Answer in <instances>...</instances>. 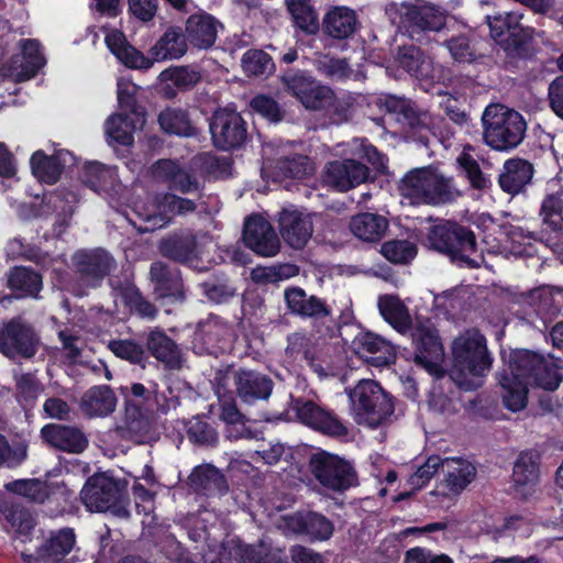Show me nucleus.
Instances as JSON below:
<instances>
[{
	"instance_id": "obj_1",
	"label": "nucleus",
	"mask_w": 563,
	"mask_h": 563,
	"mask_svg": "<svg viewBox=\"0 0 563 563\" xmlns=\"http://www.w3.org/2000/svg\"><path fill=\"white\" fill-rule=\"evenodd\" d=\"M504 367L497 374L499 394L503 405L510 411L517 412L527 407L529 384L554 390L563 376L558 363L552 356L544 357L529 350H511L504 353Z\"/></svg>"
},
{
	"instance_id": "obj_2",
	"label": "nucleus",
	"mask_w": 563,
	"mask_h": 563,
	"mask_svg": "<svg viewBox=\"0 0 563 563\" xmlns=\"http://www.w3.org/2000/svg\"><path fill=\"white\" fill-rule=\"evenodd\" d=\"M451 353L453 382L465 390L481 387L493 363L485 336L478 330H466L453 340Z\"/></svg>"
},
{
	"instance_id": "obj_3",
	"label": "nucleus",
	"mask_w": 563,
	"mask_h": 563,
	"mask_svg": "<svg viewBox=\"0 0 563 563\" xmlns=\"http://www.w3.org/2000/svg\"><path fill=\"white\" fill-rule=\"evenodd\" d=\"M104 42L111 53L126 67L147 70L154 63L178 59L185 55L187 44L180 30L168 29L151 47L150 56H145L126 42L124 34L118 30L107 32Z\"/></svg>"
},
{
	"instance_id": "obj_4",
	"label": "nucleus",
	"mask_w": 563,
	"mask_h": 563,
	"mask_svg": "<svg viewBox=\"0 0 563 563\" xmlns=\"http://www.w3.org/2000/svg\"><path fill=\"white\" fill-rule=\"evenodd\" d=\"M401 195L412 203L440 205L454 200L461 192L451 177L433 167L408 172L399 187Z\"/></svg>"
},
{
	"instance_id": "obj_5",
	"label": "nucleus",
	"mask_w": 563,
	"mask_h": 563,
	"mask_svg": "<svg viewBox=\"0 0 563 563\" xmlns=\"http://www.w3.org/2000/svg\"><path fill=\"white\" fill-rule=\"evenodd\" d=\"M482 123L484 142L496 151L516 147L526 132L521 114L501 104L488 106L482 115Z\"/></svg>"
},
{
	"instance_id": "obj_6",
	"label": "nucleus",
	"mask_w": 563,
	"mask_h": 563,
	"mask_svg": "<svg viewBox=\"0 0 563 563\" xmlns=\"http://www.w3.org/2000/svg\"><path fill=\"white\" fill-rule=\"evenodd\" d=\"M351 411L358 424L376 428L393 412L394 405L389 396L374 380H361L349 393Z\"/></svg>"
},
{
	"instance_id": "obj_7",
	"label": "nucleus",
	"mask_w": 563,
	"mask_h": 563,
	"mask_svg": "<svg viewBox=\"0 0 563 563\" xmlns=\"http://www.w3.org/2000/svg\"><path fill=\"white\" fill-rule=\"evenodd\" d=\"M428 240L430 246L439 252L449 254L453 261H461L471 267H478L481 256H472L476 253L475 236L472 231L454 223L434 225Z\"/></svg>"
},
{
	"instance_id": "obj_8",
	"label": "nucleus",
	"mask_w": 563,
	"mask_h": 563,
	"mask_svg": "<svg viewBox=\"0 0 563 563\" xmlns=\"http://www.w3.org/2000/svg\"><path fill=\"white\" fill-rule=\"evenodd\" d=\"M195 209L196 205L192 200L170 192H162L148 203L136 202L133 210L145 222L144 225L139 227V230L147 232L165 227L176 214L192 212Z\"/></svg>"
},
{
	"instance_id": "obj_9",
	"label": "nucleus",
	"mask_w": 563,
	"mask_h": 563,
	"mask_svg": "<svg viewBox=\"0 0 563 563\" xmlns=\"http://www.w3.org/2000/svg\"><path fill=\"white\" fill-rule=\"evenodd\" d=\"M81 500L89 511H112L120 517L129 515L122 500V488L112 478L98 476L91 477L85 484L80 493Z\"/></svg>"
},
{
	"instance_id": "obj_10",
	"label": "nucleus",
	"mask_w": 563,
	"mask_h": 563,
	"mask_svg": "<svg viewBox=\"0 0 563 563\" xmlns=\"http://www.w3.org/2000/svg\"><path fill=\"white\" fill-rule=\"evenodd\" d=\"M311 472L327 489L342 492L356 483L353 467L336 455L319 452L310 460Z\"/></svg>"
},
{
	"instance_id": "obj_11",
	"label": "nucleus",
	"mask_w": 563,
	"mask_h": 563,
	"mask_svg": "<svg viewBox=\"0 0 563 563\" xmlns=\"http://www.w3.org/2000/svg\"><path fill=\"white\" fill-rule=\"evenodd\" d=\"M37 343L34 330L21 318L0 324V353L4 356L30 358L35 354Z\"/></svg>"
},
{
	"instance_id": "obj_12",
	"label": "nucleus",
	"mask_w": 563,
	"mask_h": 563,
	"mask_svg": "<svg viewBox=\"0 0 563 563\" xmlns=\"http://www.w3.org/2000/svg\"><path fill=\"white\" fill-rule=\"evenodd\" d=\"M399 23L415 38L420 32L439 31L445 25L444 11L429 2L415 1L399 7Z\"/></svg>"
},
{
	"instance_id": "obj_13",
	"label": "nucleus",
	"mask_w": 563,
	"mask_h": 563,
	"mask_svg": "<svg viewBox=\"0 0 563 563\" xmlns=\"http://www.w3.org/2000/svg\"><path fill=\"white\" fill-rule=\"evenodd\" d=\"M210 132L213 144L224 151L240 146L246 139L242 117L230 108L216 111L210 123Z\"/></svg>"
},
{
	"instance_id": "obj_14",
	"label": "nucleus",
	"mask_w": 563,
	"mask_h": 563,
	"mask_svg": "<svg viewBox=\"0 0 563 563\" xmlns=\"http://www.w3.org/2000/svg\"><path fill=\"white\" fill-rule=\"evenodd\" d=\"M412 340L417 350V363L430 374L440 375L444 350L434 328L430 324H419L412 333Z\"/></svg>"
},
{
	"instance_id": "obj_15",
	"label": "nucleus",
	"mask_w": 563,
	"mask_h": 563,
	"mask_svg": "<svg viewBox=\"0 0 563 563\" xmlns=\"http://www.w3.org/2000/svg\"><path fill=\"white\" fill-rule=\"evenodd\" d=\"M243 240L261 256H275L280 242L272 224L262 216H251L244 223Z\"/></svg>"
},
{
	"instance_id": "obj_16",
	"label": "nucleus",
	"mask_w": 563,
	"mask_h": 563,
	"mask_svg": "<svg viewBox=\"0 0 563 563\" xmlns=\"http://www.w3.org/2000/svg\"><path fill=\"white\" fill-rule=\"evenodd\" d=\"M279 233L292 249H302L313 232L311 216L294 207L284 208L278 217Z\"/></svg>"
},
{
	"instance_id": "obj_17",
	"label": "nucleus",
	"mask_w": 563,
	"mask_h": 563,
	"mask_svg": "<svg viewBox=\"0 0 563 563\" xmlns=\"http://www.w3.org/2000/svg\"><path fill=\"white\" fill-rule=\"evenodd\" d=\"M368 168L354 158L334 161L325 166L323 181L338 191H346L364 183Z\"/></svg>"
},
{
	"instance_id": "obj_18",
	"label": "nucleus",
	"mask_w": 563,
	"mask_h": 563,
	"mask_svg": "<svg viewBox=\"0 0 563 563\" xmlns=\"http://www.w3.org/2000/svg\"><path fill=\"white\" fill-rule=\"evenodd\" d=\"M294 409L298 419L314 430L333 437L347 433L346 427L336 416L318 407L312 401L296 400Z\"/></svg>"
},
{
	"instance_id": "obj_19",
	"label": "nucleus",
	"mask_w": 563,
	"mask_h": 563,
	"mask_svg": "<svg viewBox=\"0 0 563 563\" xmlns=\"http://www.w3.org/2000/svg\"><path fill=\"white\" fill-rule=\"evenodd\" d=\"M74 265L80 278L88 286H97L114 267V261L103 250L79 251L74 257Z\"/></svg>"
},
{
	"instance_id": "obj_20",
	"label": "nucleus",
	"mask_w": 563,
	"mask_h": 563,
	"mask_svg": "<svg viewBox=\"0 0 563 563\" xmlns=\"http://www.w3.org/2000/svg\"><path fill=\"white\" fill-rule=\"evenodd\" d=\"M145 113L143 110H133L131 113H115L104 122V133L109 144L131 145L134 141V133L145 125Z\"/></svg>"
},
{
	"instance_id": "obj_21",
	"label": "nucleus",
	"mask_w": 563,
	"mask_h": 563,
	"mask_svg": "<svg viewBox=\"0 0 563 563\" xmlns=\"http://www.w3.org/2000/svg\"><path fill=\"white\" fill-rule=\"evenodd\" d=\"M155 180L166 184L169 189L181 194H191L199 190L198 180L185 168L170 159H161L152 166Z\"/></svg>"
},
{
	"instance_id": "obj_22",
	"label": "nucleus",
	"mask_w": 563,
	"mask_h": 563,
	"mask_svg": "<svg viewBox=\"0 0 563 563\" xmlns=\"http://www.w3.org/2000/svg\"><path fill=\"white\" fill-rule=\"evenodd\" d=\"M41 434L47 444L68 453H81L88 445V439L84 432L70 426L46 424L42 428Z\"/></svg>"
},
{
	"instance_id": "obj_23",
	"label": "nucleus",
	"mask_w": 563,
	"mask_h": 563,
	"mask_svg": "<svg viewBox=\"0 0 563 563\" xmlns=\"http://www.w3.org/2000/svg\"><path fill=\"white\" fill-rule=\"evenodd\" d=\"M512 482L515 493L527 499L537 492L539 483L538 456L532 452L521 453L514 466Z\"/></svg>"
},
{
	"instance_id": "obj_24",
	"label": "nucleus",
	"mask_w": 563,
	"mask_h": 563,
	"mask_svg": "<svg viewBox=\"0 0 563 563\" xmlns=\"http://www.w3.org/2000/svg\"><path fill=\"white\" fill-rule=\"evenodd\" d=\"M442 471L445 473V494L457 495L471 484L476 476L475 466L467 460L449 457L441 460Z\"/></svg>"
},
{
	"instance_id": "obj_25",
	"label": "nucleus",
	"mask_w": 563,
	"mask_h": 563,
	"mask_svg": "<svg viewBox=\"0 0 563 563\" xmlns=\"http://www.w3.org/2000/svg\"><path fill=\"white\" fill-rule=\"evenodd\" d=\"M220 26L208 13L192 14L186 22V37L198 48H209L214 44Z\"/></svg>"
},
{
	"instance_id": "obj_26",
	"label": "nucleus",
	"mask_w": 563,
	"mask_h": 563,
	"mask_svg": "<svg viewBox=\"0 0 563 563\" xmlns=\"http://www.w3.org/2000/svg\"><path fill=\"white\" fill-rule=\"evenodd\" d=\"M357 26V15L347 7H334L323 18V30L333 38H347L354 34Z\"/></svg>"
},
{
	"instance_id": "obj_27",
	"label": "nucleus",
	"mask_w": 563,
	"mask_h": 563,
	"mask_svg": "<svg viewBox=\"0 0 563 563\" xmlns=\"http://www.w3.org/2000/svg\"><path fill=\"white\" fill-rule=\"evenodd\" d=\"M236 391L245 402L266 399L272 393V382L264 375L252 371H240L234 375Z\"/></svg>"
},
{
	"instance_id": "obj_28",
	"label": "nucleus",
	"mask_w": 563,
	"mask_h": 563,
	"mask_svg": "<svg viewBox=\"0 0 563 563\" xmlns=\"http://www.w3.org/2000/svg\"><path fill=\"white\" fill-rule=\"evenodd\" d=\"M71 156L68 152H60L54 156H47L42 151L35 152L30 161L32 174L41 183L48 185L55 184L64 165L67 164Z\"/></svg>"
},
{
	"instance_id": "obj_29",
	"label": "nucleus",
	"mask_w": 563,
	"mask_h": 563,
	"mask_svg": "<svg viewBox=\"0 0 563 563\" xmlns=\"http://www.w3.org/2000/svg\"><path fill=\"white\" fill-rule=\"evenodd\" d=\"M532 175L533 167L529 162L520 158L508 159L499 175V186L504 191L516 195L530 183Z\"/></svg>"
},
{
	"instance_id": "obj_30",
	"label": "nucleus",
	"mask_w": 563,
	"mask_h": 563,
	"mask_svg": "<svg viewBox=\"0 0 563 563\" xmlns=\"http://www.w3.org/2000/svg\"><path fill=\"white\" fill-rule=\"evenodd\" d=\"M377 307L380 316L397 332L405 334L411 328V316L406 305L395 295L378 297Z\"/></svg>"
},
{
	"instance_id": "obj_31",
	"label": "nucleus",
	"mask_w": 563,
	"mask_h": 563,
	"mask_svg": "<svg viewBox=\"0 0 563 563\" xmlns=\"http://www.w3.org/2000/svg\"><path fill=\"white\" fill-rule=\"evenodd\" d=\"M155 294L161 298L183 299V283L176 272L169 271L165 264L155 262L150 271Z\"/></svg>"
},
{
	"instance_id": "obj_32",
	"label": "nucleus",
	"mask_w": 563,
	"mask_h": 563,
	"mask_svg": "<svg viewBox=\"0 0 563 563\" xmlns=\"http://www.w3.org/2000/svg\"><path fill=\"white\" fill-rule=\"evenodd\" d=\"M350 229L362 241L377 242L385 235L388 221L383 216L365 212L351 219Z\"/></svg>"
},
{
	"instance_id": "obj_33",
	"label": "nucleus",
	"mask_w": 563,
	"mask_h": 563,
	"mask_svg": "<svg viewBox=\"0 0 563 563\" xmlns=\"http://www.w3.org/2000/svg\"><path fill=\"white\" fill-rule=\"evenodd\" d=\"M76 201L77 198L73 192L45 194L40 203L38 216L56 213L58 225L65 227L73 216Z\"/></svg>"
},
{
	"instance_id": "obj_34",
	"label": "nucleus",
	"mask_w": 563,
	"mask_h": 563,
	"mask_svg": "<svg viewBox=\"0 0 563 563\" xmlns=\"http://www.w3.org/2000/svg\"><path fill=\"white\" fill-rule=\"evenodd\" d=\"M360 349L369 363L375 366H385L395 360L394 345L374 333H365L360 338Z\"/></svg>"
},
{
	"instance_id": "obj_35",
	"label": "nucleus",
	"mask_w": 563,
	"mask_h": 563,
	"mask_svg": "<svg viewBox=\"0 0 563 563\" xmlns=\"http://www.w3.org/2000/svg\"><path fill=\"white\" fill-rule=\"evenodd\" d=\"M117 404V398L108 386H99L89 389L81 399V408L88 416H107L111 413Z\"/></svg>"
},
{
	"instance_id": "obj_36",
	"label": "nucleus",
	"mask_w": 563,
	"mask_h": 563,
	"mask_svg": "<svg viewBox=\"0 0 563 563\" xmlns=\"http://www.w3.org/2000/svg\"><path fill=\"white\" fill-rule=\"evenodd\" d=\"M147 347L151 353L166 366L170 368L180 366V350L165 333L152 331L148 335Z\"/></svg>"
},
{
	"instance_id": "obj_37",
	"label": "nucleus",
	"mask_w": 563,
	"mask_h": 563,
	"mask_svg": "<svg viewBox=\"0 0 563 563\" xmlns=\"http://www.w3.org/2000/svg\"><path fill=\"white\" fill-rule=\"evenodd\" d=\"M110 284L113 289V297L115 301L121 300L123 305L135 309L142 317H155V308L150 302L141 298L137 289L129 279H125L123 283H117L114 279H111Z\"/></svg>"
},
{
	"instance_id": "obj_38",
	"label": "nucleus",
	"mask_w": 563,
	"mask_h": 563,
	"mask_svg": "<svg viewBox=\"0 0 563 563\" xmlns=\"http://www.w3.org/2000/svg\"><path fill=\"white\" fill-rule=\"evenodd\" d=\"M296 25L309 34L319 30L318 13L310 0H285Z\"/></svg>"
},
{
	"instance_id": "obj_39",
	"label": "nucleus",
	"mask_w": 563,
	"mask_h": 563,
	"mask_svg": "<svg viewBox=\"0 0 563 563\" xmlns=\"http://www.w3.org/2000/svg\"><path fill=\"white\" fill-rule=\"evenodd\" d=\"M75 542V533L71 529L53 532L41 547L38 555L42 560L66 556L73 550Z\"/></svg>"
},
{
	"instance_id": "obj_40",
	"label": "nucleus",
	"mask_w": 563,
	"mask_h": 563,
	"mask_svg": "<svg viewBox=\"0 0 563 563\" xmlns=\"http://www.w3.org/2000/svg\"><path fill=\"white\" fill-rule=\"evenodd\" d=\"M400 66L416 77H431V62L415 46H402L398 53Z\"/></svg>"
},
{
	"instance_id": "obj_41",
	"label": "nucleus",
	"mask_w": 563,
	"mask_h": 563,
	"mask_svg": "<svg viewBox=\"0 0 563 563\" xmlns=\"http://www.w3.org/2000/svg\"><path fill=\"white\" fill-rule=\"evenodd\" d=\"M8 284L11 290L20 292L18 297L35 296L41 290L42 278L26 267H16L10 273Z\"/></svg>"
},
{
	"instance_id": "obj_42",
	"label": "nucleus",
	"mask_w": 563,
	"mask_h": 563,
	"mask_svg": "<svg viewBox=\"0 0 563 563\" xmlns=\"http://www.w3.org/2000/svg\"><path fill=\"white\" fill-rule=\"evenodd\" d=\"M5 489L34 503H44L51 495V486L36 478L18 479L4 485Z\"/></svg>"
},
{
	"instance_id": "obj_43",
	"label": "nucleus",
	"mask_w": 563,
	"mask_h": 563,
	"mask_svg": "<svg viewBox=\"0 0 563 563\" xmlns=\"http://www.w3.org/2000/svg\"><path fill=\"white\" fill-rule=\"evenodd\" d=\"M211 563H265L261 554L249 545H241L235 540L225 543L220 552L219 561Z\"/></svg>"
},
{
	"instance_id": "obj_44",
	"label": "nucleus",
	"mask_w": 563,
	"mask_h": 563,
	"mask_svg": "<svg viewBox=\"0 0 563 563\" xmlns=\"http://www.w3.org/2000/svg\"><path fill=\"white\" fill-rule=\"evenodd\" d=\"M299 523L302 532L312 540H328L332 537L334 531L333 523L323 515L317 512H310L305 517H300Z\"/></svg>"
},
{
	"instance_id": "obj_45",
	"label": "nucleus",
	"mask_w": 563,
	"mask_h": 563,
	"mask_svg": "<svg viewBox=\"0 0 563 563\" xmlns=\"http://www.w3.org/2000/svg\"><path fill=\"white\" fill-rule=\"evenodd\" d=\"M117 173L111 167H106L100 163H88L84 167L82 179L95 191L107 190L113 185Z\"/></svg>"
},
{
	"instance_id": "obj_46",
	"label": "nucleus",
	"mask_w": 563,
	"mask_h": 563,
	"mask_svg": "<svg viewBox=\"0 0 563 563\" xmlns=\"http://www.w3.org/2000/svg\"><path fill=\"white\" fill-rule=\"evenodd\" d=\"M158 122L161 128L170 134L189 136L194 128L183 110L166 109L159 113Z\"/></svg>"
},
{
	"instance_id": "obj_47",
	"label": "nucleus",
	"mask_w": 563,
	"mask_h": 563,
	"mask_svg": "<svg viewBox=\"0 0 563 563\" xmlns=\"http://www.w3.org/2000/svg\"><path fill=\"white\" fill-rule=\"evenodd\" d=\"M24 64L20 76L25 79L33 77L45 64V58L35 40H26L21 44Z\"/></svg>"
},
{
	"instance_id": "obj_48",
	"label": "nucleus",
	"mask_w": 563,
	"mask_h": 563,
	"mask_svg": "<svg viewBox=\"0 0 563 563\" xmlns=\"http://www.w3.org/2000/svg\"><path fill=\"white\" fill-rule=\"evenodd\" d=\"M313 167L306 156H295L291 159L286 158L278 162L277 172L274 178L279 180L283 177L301 178L312 173Z\"/></svg>"
},
{
	"instance_id": "obj_49",
	"label": "nucleus",
	"mask_w": 563,
	"mask_h": 563,
	"mask_svg": "<svg viewBox=\"0 0 563 563\" xmlns=\"http://www.w3.org/2000/svg\"><path fill=\"white\" fill-rule=\"evenodd\" d=\"M382 254L393 263H407L417 254L416 245L407 240L388 241L382 245Z\"/></svg>"
},
{
	"instance_id": "obj_50",
	"label": "nucleus",
	"mask_w": 563,
	"mask_h": 563,
	"mask_svg": "<svg viewBox=\"0 0 563 563\" xmlns=\"http://www.w3.org/2000/svg\"><path fill=\"white\" fill-rule=\"evenodd\" d=\"M158 79L176 88L186 89L199 81L200 76L197 71L187 67H170L163 70Z\"/></svg>"
},
{
	"instance_id": "obj_51",
	"label": "nucleus",
	"mask_w": 563,
	"mask_h": 563,
	"mask_svg": "<svg viewBox=\"0 0 563 563\" xmlns=\"http://www.w3.org/2000/svg\"><path fill=\"white\" fill-rule=\"evenodd\" d=\"M540 214L544 223L552 229H559L563 220L562 192L548 195L542 202Z\"/></svg>"
},
{
	"instance_id": "obj_52",
	"label": "nucleus",
	"mask_w": 563,
	"mask_h": 563,
	"mask_svg": "<svg viewBox=\"0 0 563 563\" xmlns=\"http://www.w3.org/2000/svg\"><path fill=\"white\" fill-rule=\"evenodd\" d=\"M346 150L342 153L345 155H352L357 158H364L376 168H384V157L373 147L369 143L364 140L355 139L346 144Z\"/></svg>"
},
{
	"instance_id": "obj_53",
	"label": "nucleus",
	"mask_w": 563,
	"mask_h": 563,
	"mask_svg": "<svg viewBox=\"0 0 563 563\" xmlns=\"http://www.w3.org/2000/svg\"><path fill=\"white\" fill-rule=\"evenodd\" d=\"M242 67L251 76L264 75L273 70L271 57L262 51H249L243 55Z\"/></svg>"
},
{
	"instance_id": "obj_54",
	"label": "nucleus",
	"mask_w": 563,
	"mask_h": 563,
	"mask_svg": "<svg viewBox=\"0 0 563 563\" xmlns=\"http://www.w3.org/2000/svg\"><path fill=\"white\" fill-rule=\"evenodd\" d=\"M457 163L474 188L484 189L488 186L489 179L483 174L476 159L465 150L457 157Z\"/></svg>"
},
{
	"instance_id": "obj_55",
	"label": "nucleus",
	"mask_w": 563,
	"mask_h": 563,
	"mask_svg": "<svg viewBox=\"0 0 563 563\" xmlns=\"http://www.w3.org/2000/svg\"><path fill=\"white\" fill-rule=\"evenodd\" d=\"M333 102V91L329 87L316 82L312 91L303 97V101L301 103L309 110H323L328 109Z\"/></svg>"
},
{
	"instance_id": "obj_56",
	"label": "nucleus",
	"mask_w": 563,
	"mask_h": 563,
	"mask_svg": "<svg viewBox=\"0 0 563 563\" xmlns=\"http://www.w3.org/2000/svg\"><path fill=\"white\" fill-rule=\"evenodd\" d=\"M187 433L191 441L201 444L212 443L217 439L216 431L200 418L188 421Z\"/></svg>"
},
{
	"instance_id": "obj_57",
	"label": "nucleus",
	"mask_w": 563,
	"mask_h": 563,
	"mask_svg": "<svg viewBox=\"0 0 563 563\" xmlns=\"http://www.w3.org/2000/svg\"><path fill=\"white\" fill-rule=\"evenodd\" d=\"M441 466V459L437 455L430 456L409 478V484L415 489L422 488L438 472Z\"/></svg>"
},
{
	"instance_id": "obj_58",
	"label": "nucleus",
	"mask_w": 563,
	"mask_h": 563,
	"mask_svg": "<svg viewBox=\"0 0 563 563\" xmlns=\"http://www.w3.org/2000/svg\"><path fill=\"white\" fill-rule=\"evenodd\" d=\"M109 349L118 357L130 361L132 363L141 362L144 354L141 345L129 340L111 341L109 343Z\"/></svg>"
},
{
	"instance_id": "obj_59",
	"label": "nucleus",
	"mask_w": 563,
	"mask_h": 563,
	"mask_svg": "<svg viewBox=\"0 0 563 563\" xmlns=\"http://www.w3.org/2000/svg\"><path fill=\"white\" fill-rule=\"evenodd\" d=\"M188 250H176L170 254L174 258L181 262H191L195 258L205 256L206 249L212 246V242L209 238L205 236L200 240H190L186 242Z\"/></svg>"
},
{
	"instance_id": "obj_60",
	"label": "nucleus",
	"mask_w": 563,
	"mask_h": 563,
	"mask_svg": "<svg viewBox=\"0 0 563 563\" xmlns=\"http://www.w3.org/2000/svg\"><path fill=\"white\" fill-rule=\"evenodd\" d=\"M285 85L288 90L300 100L303 101V97L309 95L312 91V88L317 81H314L311 77L305 74H295L290 76H286L284 78Z\"/></svg>"
},
{
	"instance_id": "obj_61",
	"label": "nucleus",
	"mask_w": 563,
	"mask_h": 563,
	"mask_svg": "<svg viewBox=\"0 0 563 563\" xmlns=\"http://www.w3.org/2000/svg\"><path fill=\"white\" fill-rule=\"evenodd\" d=\"M26 459V446L18 444L10 446L4 437L0 435V465L16 466Z\"/></svg>"
},
{
	"instance_id": "obj_62",
	"label": "nucleus",
	"mask_w": 563,
	"mask_h": 563,
	"mask_svg": "<svg viewBox=\"0 0 563 563\" xmlns=\"http://www.w3.org/2000/svg\"><path fill=\"white\" fill-rule=\"evenodd\" d=\"M137 87L126 78H119L117 84L118 102L121 110L129 111L141 110L135 107L134 96Z\"/></svg>"
},
{
	"instance_id": "obj_63",
	"label": "nucleus",
	"mask_w": 563,
	"mask_h": 563,
	"mask_svg": "<svg viewBox=\"0 0 563 563\" xmlns=\"http://www.w3.org/2000/svg\"><path fill=\"white\" fill-rule=\"evenodd\" d=\"M316 64L320 73L331 78L340 79L349 74V66L343 59L322 56L317 59Z\"/></svg>"
},
{
	"instance_id": "obj_64",
	"label": "nucleus",
	"mask_w": 563,
	"mask_h": 563,
	"mask_svg": "<svg viewBox=\"0 0 563 563\" xmlns=\"http://www.w3.org/2000/svg\"><path fill=\"white\" fill-rule=\"evenodd\" d=\"M251 106L254 111L267 118L269 121L276 122L280 120L278 104L268 97L257 96L252 100Z\"/></svg>"
}]
</instances>
